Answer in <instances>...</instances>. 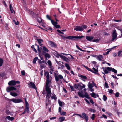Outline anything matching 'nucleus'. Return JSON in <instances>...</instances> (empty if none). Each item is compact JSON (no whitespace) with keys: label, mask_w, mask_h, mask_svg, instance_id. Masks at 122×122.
<instances>
[{"label":"nucleus","mask_w":122,"mask_h":122,"mask_svg":"<svg viewBox=\"0 0 122 122\" xmlns=\"http://www.w3.org/2000/svg\"><path fill=\"white\" fill-rule=\"evenodd\" d=\"M82 66H83L88 71H93V70L92 69L88 68L85 65H83Z\"/></svg>","instance_id":"nucleus-29"},{"label":"nucleus","mask_w":122,"mask_h":122,"mask_svg":"<svg viewBox=\"0 0 122 122\" xmlns=\"http://www.w3.org/2000/svg\"><path fill=\"white\" fill-rule=\"evenodd\" d=\"M119 93L118 92H117L115 94V96L116 97H117L119 96Z\"/></svg>","instance_id":"nucleus-58"},{"label":"nucleus","mask_w":122,"mask_h":122,"mask_svg":"<svg viewBox=\"0 0 122 122\" xmlns=\"http://www.w3.org/2000/svg\"><path fill=\"white\" fill-rule=\"evenodd\" d=\"M61 115H64L66 114V113L64 112H61V113H60Z\"/></svg>","instance_id":"nucleus-59"},{"label":"nucleus","mask_w":122,"mask_h":122,"mask_svg":"<svg viewBox=\"0 0 122 122\" xmlns=\"http://www.w3.org/2000/svg\"><path fill=\"white\" fill-rule=\"evenodd\" d=\"M16 90V92L19 93V89H16V88L14 86H9L7 87L6 89V91L8 92H10V91H12Z\"/></svg>","instance_id":"nucleus-3"},{"label":"nucleus","mask_w":122,"mask_h":122,"mask_svg":"<svg viewBox=\"0 0 122 122\" xmlns=\"http://www.w3.org/2000/svg\"><path fill=\"white\" fill-rule=\"evenodd\" d=\"M21 75H22L24 76L25 75V72L24 71H21Z\"/></svg>","instance_id":"nucleus-56"},{"label":"nucleus","mask_w":122,"mask_h":122,"mask_svg":"<svg viewBox=\"0 0 122 122\" xmlns=\"http://www.w3.org/2000/svg\"><path fill=\"white\" fill-rule=\"evenodd\" d=\"M37 21L39 23H41V19L40 18H38L37 20Z\"/></svg>","instance_id":"nucleus-57"},{"label":"nucleus","mask_w":122,"mask_h":122,"mask_svg":"<svg viewBox=\"0 0 122 122\" xmlns=\"http://www.w3.org/2000/svg\"><path fill=\"white\" fill-rule=\"evenodd\" d=\"M105 87L107 88L109 87V86H108V85L106 82H105Z\"/></svg>","instance_id":"nucleus-48"},{"label":"nucleus","mask_w":122,"mask_h":122,"mask_svg":"<svg viewBox=\"0 0 122 122\" xmlns=\"http://www.w3.org/2000/svg\"><path fill=\"white\" fill-rule=\"evenodd\" d=\"M104 71L105 74H107L109 73V72L108 71V70L107 69H105L104 70Z\"/></svg>","instance_id":"nucleus-51"},{"label":"nucleus","mask_w":122,"mask_h":122,"mask_svg":"<svg viewBox=\"0 0 122 122\" xmlns=\"http://www.w3.org/2000/svg\"><path fill=\"white\" fill-rule=\"evenodd\" d=\"M92 69L93 70V71L91 72L93 73L97 74V73L98 72V70L97 69L94 68H93Z\"/></svg>","instance_id":"nucleus-24"},{"label":"nucleus","mask_w":122,"mask_h":122,"mask_svg":"<svg viewBox=\"0 0 122 122\" xmlns=\"http://www.w3.org/2000/svg\"><path fill=\"white\" fill-rule=\"evenodd\" d=\"M58 102L59 106L61 107H62L63 105L62 102L60 100H58Z\"/></svg>","instance_id":"nucleus-37"},{"label":"nucleus","mask_w":122,"mask_h":122,"mask_svg":"<svg viewBox=\"0 0 122 122\" xmlns=\"http://www.w3.org/2000/svg\"><path fill=\"white\" fill-rule=\"evenodd\" d=\"M52 23L53 25L56 28H59L60 27V25H57L58 23L56 22L53 21Z\"/></svg>","instance_id":"nucleus-11"},{"label":"nucleus","mask_w":122,"mask_h":122,"mask_svg":"<svg viewBox=\"0 0 122 122\" xmlns=\"http://www.w3.org/2000/svg\"><path fill=\"white\" fill-rule=\"evenodd\" d=\"M51 98L52 99L56 100L57 99V98L56 95L54 94L53 96L51 97Z\"/></svg>","instance_id":"nucleus-35"},{"label":"nucleus","mask_w":122,"mask_h":122,"mask_svg":"<svg viewBox=\"0 0 122 122\" xmlns=\"http://www.w3.org/2000/svg\"><path fill=\"white\" fill-rule=\"evenodd\" d=\"M56 52L58 53V55L59 56L61 59L63 60L64 61L66 62H67L69 61V59L65 56L62 55H60L57 51H56Z\"/></svg>","instance_id":"nucleus-8"},{"label":"nucleus","mask_w":122,"mask_h":122,"mask_svg":"<svg viewBox=\"0 0 122 122\" xmlns=\"http://www.w3.org/2000/svg\"><path fill=\"white\" fill-rule=\"evenodd\" d=\"M115 79H118V78H117V77L115 76L114 75H111Z\"/></svg>","instance_id":"nucleus-62"},{"label":"nucleus","mask_w":122,"mask_h":122,"mask_svg":"<svg viewBox=\"0 0 122 122\" xmlns=\"http://www.w3.org/2000/svg\"><path fill=\"white\" fill-rule=\"evenodd\" d=\"M106 69L108 70L109 71H112V68L111 67H107L106 68Z\"/></svg>","instance_id":"nucleus-53"},{"label":"nucleus","mask_w":122,"mask_h":122,"mask_svg":"<svg viewBox=\"0 0 122 122\" xmlns=\"http://www.w3.org/2000/svg\"><path fill=\"white\" fill-rule=\"evenodd\" d=\"M41 67V68H43L45 67V66L44 64H42V63L39 64Z\"/></svg>","instance_id":"nucleus-47"},{"label":"nucleus","mask_w":122,"mask_h":122,"mask_svg":"<svg viewBox=\"0 0 122 122\" xmlns=\"http://www.w3.org/2000/svg\"><path fill=\"white\" fill-rule=\"evenodd\" d=\"M88 87L90 89H92L93 87L92 84L91 83H90V82H89Z\"/></svg>","instance_id":"nucleus-45"},{"label":"nucleus","mask_w":122,"mask_h":122,"mask_svg":"<svg viewBox=\"0 0 122 122\" xmlns=\"http://www.w3.org/2000/svg\"><path fill=\"white\" fill-rule=\"evenodd\" d=\"M61 107H59V108L58 112L60 113H61Z\"/></svg>","instance_id":"nucleus-60"},{"label":"nucleus","mask_w":122,"mask_h":122,"mask_svg":"<svg viewBox=\"0 0 122 122\" xmlns=\"http://www.w3.org/2000/svg\"><path fill=\"white\" fill-rule=\"evenodd\" d=\"M112 71L114 72V73H116V74H117V70L114 69V68H112Z\"/></svg>","instance_id":"nucleus-41"},{"label":"nucleus","mask_w":122,"mask_h":122,"mask_svg":"<svg viewBox=\"0 0 122 122\" xmlns=\"http://www.w3.org/2000/svg\"><path fill=\"white\" fill-rule=\"evenodd\" d=\"M84 96V97L88 99L89 98L88 95V94L86 92L85 93V95Z\"/></svg>","instance_id":"nucleus-44"},{"label":"nucleus","mask_w":122,"mask_h":122,"mask_svg":"<svg viewBox=\"0 0 122 122\" xmlns=\"http://www.w3.org/2000/svg\"><path fill=\"white\" fill-rule=\"evenodd\" d=\"M98 58H97V59L99 61H101L102 59H103V56L102 55H100L99 56H98Z\"/></svg>","instance_id":"nucleus-30"},{"label":"nucleus","mask_w":122,"mask_h":122,"mask_svg":"<svg viewBox=\"0 0 122 122\" xmlns=\"http://www.w3.org/2000/svg\"><path fill=\"white\" fill-rule=\"evenodd\" d=\"M45 75L46 76L47 79H49V75L48 72H46L45 73Z\"/></svg>","instance_id":"nucleus-27"},{"label":"nucleus","mask_w":122,"mask_h":122,"mask_svg":"<svg viewBox=\"0 0 122 122\" xmlns=\"http://www.w3.org/2000/svg\"><path fill=\"white\" fill-rule=\"evenodd\" d=\"M110 51H108L107 52L104 53L103 55H107L109 53Z\"/></svg>","instance_id":"nucleus-61"},{"label":"nucleus","mask_w":122,"mask_h":122,"mask_svg":"<svg viewBox=\"0 0 122 122\" xmlns=\"http://www.w3.org/2000/svg\"><path fill=\"white\" fill-rule=\"evenodd\" d=\"M99 40L98 39L93 40H92L93 42H96V43L98 42H99Z\"/></svg>","instance_id":"nucleus-43"},{"label":"nucleus","mask_w":122,"mask_h":122,"mask_svg":"<svg viewBox=\"0 0 122 122\" xmlns=\"http://www.w3.org/2000/svg\"><path fill=\"white\" fill-rule=\"evenodd\" d=\"M8 84L9 86H14L16 84V81L14 80H12L9 81Z\"/></svg>","instance_id":"nucleus-12"},{"label":"nucleus","mask_w":122,"mask_h":122,"mask_svg":"<svg viewBox=\"0 0 122 122\" xmlns=\"http://www.w3.org/2000/svg\"><path fill=\"white\" fill-rule=\"evenodd\" d=\"M43 51L46 52H48L49 51V50L46 47L44 46L43 47Z\"/></svg>","instance_id":"nucleus-32"},{"label":"nucleus","mask_w":122,"mask_h":122,"mask_svg":"<svg viewBox=\"0 0 122 122\" xmlns=\"http://www.w3.org/2000/svg\"><path fill=\"white\" fill-rule=\"evenodd\" d=\"M87 109L89 111L92 112L93 113H95L96 111L95 110L91 108H87Z\"/></svg>","instance_id":"nucleus-25"},{"label":"nucleus","mask_w":122,"mask_h":122,"mask_svg":"<svg viewBox=\"0 0 122 122\" xmlns=\"http://www.w3.org/2000/svg\"><path fill=\"white\" fill-rule=\"evenodd\" d=\"M24 110L27 112V113H28L29 112V110L28 107H25Z\"/></svg>","instance_id":"nucleus-33"},{"label":"nucleus","mask_w":122,"mask_h":122,"mask_svg":"<svg viewBox=\"0 0 122 122\" xmlns=\"http://www.w3.org/2000/svg\"><path fill=\"white\" fill-rule=\"evenodd\" d=\"M47 63L49 66L50 68H51L52 64L51 61L50 60H48L47 61Z\"/></svg>","instance_id":"nucleus-28"},{"label":"nucleus","mask_w":122,"mask_h":122,"mask_svg":"<svg viewBox=\"0 0 122 122\" xmlns=\"http://www.w3.org/2000/svg\"><path fill=\"white\" fill-rule=\"evenodd\" d=\"M5 112L6 114L7 115H10L11 116H13V115L12 114V112L6 109Z\"/></svg>","instance_id":"nucleus-17"},{"label":"nucleus","mask_w":122,"mask_h":122,"mask_svg":"<svg viewBox=\"0 0 122 122\" xmlns=\"http://www.w3.org/2000/svg\"><path fill=\"white\" fill-rule=\"evenodd\" d=\"M8 100L10 102H13L14 103H19L22 102V100L21 99L19 98H13L11 99H9Z\"/></svg>","instance_id":"nucleus-4"},{"label":"nucleus","mask_w":122,"mask_h":122,"mask_svg":"<svg viewBox=\"0 0 122 122\" xmlns=\"http://www.w3.org/2000/svg\"><path fill=\"white\" fill-rule=\"evenodd\" d=\"M46 18H47V19H49V20H50L51 21V23H52L54 21L53 20H51L50 18V17H49V16L48 15H46Z\"/></svg>","instance_id":"nucleus-40"},{"label":"nucleus","mask_w":122,"mask_h":122,"mask_svg":"<svg viewBox=\"0 0 122 122\" xmlns=\"http://www.w3.org/2000/svg\"><path fill=\"white\" fill-rule=\"evenodd\" d=\"M38 59V58L37 57H35L33 59V63L34 64L35 63L36 61Z\"/></svg>","instance_id":"nucleus-39"},{"label":"nucleus","mask_w":122,"mask_h":122,"mask_svg":"<svg viewBox=\"0 0 122 122\" xmlns=\"http://www.w3.org/2000/svg\"><path fill=\"white\" fill-rule=\"evenodd\" d=\"M48 43L51 47H55L56 46V45L51 41H49Z\"/></svg>","instance_id":"nucleus-14"},{"label":"nucleus","mask_w":122,"mask_h":122,"mask_svg":"<svg viewBox=\"0 0 122 122\" xmlns=\"http://www.w3.org/2000/svg\"><path fill=\"white\" fill-rule=\"evenodd\" d=\"M70 88L73 91L74 90V88L73 86H72L70 85Z\"/></svg>","instance_id":"nucleus-64"},{"label":"nucleus","mask_w":122,"mask_h":122,"mask_svg":"<svg viewBox=\"0 0 122 122\" xmlns=\"http://www.w3.org/2000/svg\"><path fill=\"white\" fill-rule=\"evenodd\" d=\"M78 76L83 79H86L87 78V77L86 76L80 74L78 75Z\"/></svg>","instance_id":"nucleus-23"},{"label":"nucleus","mask_w":122,"mask_h":122,"mask_svg":"<svg viewBox=\"0 0 122 122\" xmlns=\"http://www.w3.org/2000/svg\"><path fill=\"white\" fill-rule=\"evenodd\" d=\"M51 80L49 79H47L45 85V88H50L49 85L51 83Z\"/></svg>","instance_id":"nucleus-7"},{"label":"nucleus","mask_w":122,"mask_h":122,"mask_svg":"<svg viewBox=\"0 0 122 122\" xmlns=\"http://www.w3.org/2000/svg\"><path fill=\"white\" fill-rule=\"evenodd\" d=\"M17 93L14 92H11L10 93V94L12 96L16 97L18 95V94Z\"/></svg>","instance_id":"nucleus-22"},{"label":"nucleus","mask_w":122,"mask_h":122,"mask_svg":"<svg viewBox=\"0 0 122 122\" xmlns=\"http://www.w3.org/2000/svg\"><path fill=\"white\" fill-rule=\"evenodd\" d=\"M65 117H60L58 120L59 122H62L65 120Z\"/></svg>","instance_id":"nucleus-20"},{"label":"nucleus","mask_w":122,"mask_h":122,"mask_svg":"<svg viewBox=\"0 0 122 122\" xmlns=\"http://www.w3.org/2000/svg\"><path fill=\"white\" fill-rule=\"evenodd\" d=\"M65 65L66 67L67 68V69L68 70H70V68L68 64H67V63H65Z\"/></svg>","instance_id":"nucleus-34"},{"label":"nucleus","mask_w":122,"mask_h":122,"mask_svg":"<svg viewBox=\"0 0 122 122\" xmlns=\"http://www.w3.org/2000/svg\"><path fill=\"white\" fill-rule=\"evenodd\" d=\"M37 41L39 44L40 46H42V44H41L42 42L43 41V40L41 39H37Z\"/></svg>","instance_id":"nucleus-19"},{"label":"nucleus","mask_w":122,"mask_h":122,"mask_svg":"<svg viewBox=\"0 0 122 122\" xmlns=\"http://www.w3.org/2000/svg\"><path fill=\"white\" fill-rule=\"evenodd\" d=\"M13 21L14 22V23L16 25H18L19 24V22L18 21L16 22L15 20H14V19L13 20Z\"/></svg>","instance_id":"nucleus-55"},{"label":"nucleus","mask_w":122,"mask_h":122,"mask_svg":"<svg viewBox=\"0 0 122 122\" xmlns=\"http://www.w3.org/2000/svg\"><path fill=\"white\" fill-rule=\"evenodd\" d=\"M78 94L79 96L80 97L82 98H84V96L83 94L82 93H81L80 92H78Z\"/></svg>","instance_id":"nucleus-31"},{"label":"nucleus","mask_w":122,"mask_h":122,"mask_svg":"<svg viewBox=\"0 0 122 122\" xmlns=\"http://www.w3.org/2000/svg\"><path fill=\"white\" fill-rule=\"evenodd\" d=\"M45 89L46 92V97L47 99H49L52 94L51 91V88H45Z\"/></svg>","instance_id":"nucleus-5"},{"label":"nucleus","mask_w":122,"mask_h":122,"mask_svg":"<svg viewBox=\"0 0 122 122\" xmlns=\"http://www.w3.org/2000/svg\"><path fill=\"white\" fill-rule=\"evenodd\" d=\"M112 38L111 40V41H112L116 39L117 37V34L115 30H114L112 34Z\"/></svg>","instance_id":"nucleus-10"},{"label":"nucleus","mask_w":122,"mask_h":122,"mask_svg":"<svg viewBox=\"0 0 122 122\" xmlns=\"http://www.w3.org/2000/svg\"><path fill=\"white\" fill-rule=\"evenodd\" d=\"M92 97H93L94 98H95L97 97H99V95L98 94H97L96 93H95L94 92L90 94Z\"/></svg>","instance_id":"nucleus-18"},{"label":"nucleus","mask_w":122,"mask_h":122,"mask_svg":"<svg viewBox=\"0 0 122 122\" xmlns=\"http://www.w3.org/2000/svg\"><path fill=\"white\" fill-rule=\"evenodd\" d=\"M35 45L36 46H37V50L39 53L41 52L40 51L39 48V46L38 45H37L36 44H35Z\"/></svg>","instance_id":"nucleus-49"},{"label":"nucleus","mask_w":122,"mask_h":122,"mask_svg":"<svg viewBox=\"0 0 122 122\" xmlns=\"http://www.w3.org/2000/svg\"><path fill=\"white\" fill-rule=\"evenodd\" d=\"M9 8L11 12L12 13L13 12H15L14 11L13 9V8L11 4H10L9 6Z\"/></svg>","instance_id":"nucleus-26"},{"label":"nucleus","mask_w":122,"mask_h":122,"mask_svg":"<svg viewBox=\"0 0 122 122\" xmlns=\"http://www.w3.org/2000/svg\"><path fill=\"white\" fill-rule=\"evenodd\" d=\"M85 86L82 83H79V87L80 89L81 90L85 87Z\"/></svg>","instance_id":"nucleus-15"},{"label":"nucleus","mask_w":122,"mask_h":122,"mask_svg":"<svg viewBox=\"0 0 122 122\" xmlns=\"http://www.w3.org/2000/svg\"><path fill=\"white\" fill-rule=\"evenodd\" d=\"M56 81V82L58 81L59 79H61L63 78V76L61 75H59L58 76L55 74L54 75Z\"/></svg>","instance_id":"nucleus-6"},{"label":"nucleus","mask_w":122,"mask_h":122,"mask_svg":"<svg viewBox=\"0 0 122 122\" xmlns=\"http://www.w3.org/2000/svg\"><path fill=\"white\" fill-rule=\"evenodd\" d=\"M14 118L13 117H11L9 116L6 117L5 120H8L9 121H12L14 119Z\"/></svg>","instance_id":"nucleus-16"},{"label":"nucleus","mask_w":122,"mask_h":122,"mask_svg":"<svg viewBox=\"0 0 122 122\" xmlns=\"http://www.w3.org/2000/svg\"><path fill=\"white\" fill-rule=\"evenodd\" d=\"M95 117V114H93L91 117L92 119V120H94V119Z\"/></svg>","instance_id":"nucleus-52"},{"label":"nucleus","mask_w":122,"mask_h":122,"mask_svg":"<svg viewBox=\"0 0 122 122\" xmlns=\"http://www.w3.org/2000/svg\"><path fill=\"white\" fill-rule=\"evenodd\" d=\"M103 99L104 101H105L107 99V97L105 95H103Z\"/></svg>","instance_id":"nucleus-46"},{"label":"nucleus","mask_w":122,"mask_h":122,"mask_svg":"<svg viewBox=\"0 0 122 122\" xmlns=\"http://www.w3.org/2000/svg\"><path fill=\"white\" fill-rule=\"evenodd\" d=\"M3 61L2 59L0 58V67L2 66L3 63Z\"/></svg>","instance_id":"nucleus-38"},{"label":"nucleus","mask_w":122,"mask_h":122,"mask_svg":"<svg viewBox=\"0 0 122 122\" xmlns=\"http://www.w3.org/2000/svg\"><path fill=\"white\" fill-rule=\"evenodd\" d=\"M44 55L45 58H49L50 57V55L48 53H46L44 54Z\"/></svg>","instance_id":"nucleus-36"},{"label":"nucleus","mask_w":122,"mask_h":122,"mask_svg":"<svg viewBox=\"0 0 122 122\" xmlns=\"http://www.w3.org/2000/svg\"><path fill=\"white\" fill-rule=\"evenodd\" d=\"M57 31L59 33H61V34H63L64 33L61 32L60 30H57Z\"/></svg>","instance_id":"nucleus-63"},{"label":"nucleus","mask_w":122,"mask_h":122,"mask_svg":"<svg viewBox=\"0 0 122 122\" xmlns=\"http://www.w3.org/2000/svg\"><path fill=\"white\" fill-rule=\"evenodd\" d=\"M60 36L63 39L65 38L66 39H69L73 40H77L78 39H81L83 37V36H67L66 37H65L62 35H61Z\"/></svg>","instance_id":"nucleus-1"},{"label":"nucleus","mask_w":122,"mask_h":122,"mask_svg":"<svg viewBox=\"0 0 122 122\" xmlns=\"http://www.w3.org/2000/svg\"><path fill=\"white\" fill-rule=\"evenodd\" d=\"M86 38L87 40L90 41H91L94 38L93 37L91 36H86Z\"/></svg>","instance_id":"nucleus-21"},{"label":"nucleus","mask_w":122,"mask_h":122,"mask_svg":"<svg viewBox=\"0 0 122 122\" xmlns=\"http://www.w3.org/2000/svg\"><path fill=\"white\" fill-rule=\"evenodd\" d=\"M82 117H83L82 118L84 119L86 122H88V116L85 113L83 112L82 114Z\"/></svg>","instance_id":"nucleus-9"},{"label":"nucleus","mask_w":122,"mask_h":122,"mask_svg":"<svg viewBox=\"0 0 122 122\" xmlns=\"http://www.w3.org/2000/svg\"><path fill=\"white\" fill-rule=\"evenodd\" d=\"M28 85L29 87L32 88L34 89L36 87L35 85L32 82H31L29 83H28Z\"/></svg>","instance_id":"nucleus-13"},{"label":"nucleus","mask_w":122,"mask_h":122,"mask_svg":"<svg viewBox=\"0 0 122 122\" xmlns=\"http://www.w3.org/2000/svg\"><path fill=\"white\" fill-rule=\"evenodd\" d=\"M25 107H28L29 105L28 102L27 101L25 100Z\"/></svg>","instance_id":"nucleus-50"},{"label":"nucleus","mask_w":122,"mask_h":122,"mask_svg":"<svg viewBox=\"0 0 122 122\" xmlns=\"http://www.w3.org/2000/svg\"><path fill=\"white\" fill-rule=\"evenodd\" d=\"M74 87L76 89H78L79 87V83L77 84H75L74 85Z\"/></svg>","instance_id":"nucleus-42"},{"label":"nucleus","mask_w":122,"mask_h":122,"mask_svg":"<svg viewBox=\"0 0 122 122\" xmlns=\"http://www.w3.org/2000/svg\"><path fill=\"white\" fill-rule=\"evenodd\" d=\"M87 27L86 25H82L81 26H76L75 27L74 30L76 31H82L84 29H86Z\"/></svg>","instance_id":"nucleus-2"},{"label":"nucleus","mask_w":122,"mask_h":122,"mask_svg":"<svg viewBox=\"0 0 122 122\" xmlns=\"http://www.w3.org/2000/svg\"><path fill=\"white\" fill-rule=\"evenodd\" d=\"M122 52V51H119L118 52V55L120 57V54Z\"/></svg>","instance_id":"nucleus-54"}]
</instances>
